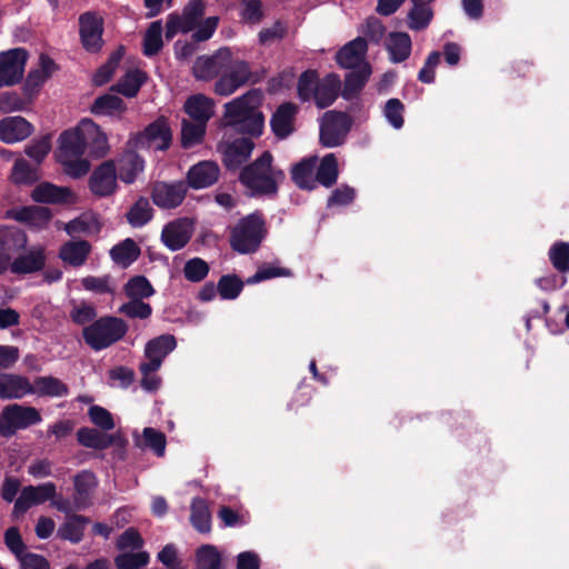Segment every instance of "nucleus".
<instances>
[{
	"instance_id": "obj_1",
	"label": "nucleus",
	"mask_w": 569,
	"mask_h": 569,
	"mask_svg": "<svg viewBox=\"0 0 569 569\" xmlns=\"http://www.w3.org/2000/svg\"><path fill=\"white\" fill-rule=\"evenodd\" d=\"M263 100L260 89H251L223 104L222 124L232 127L242 133L260 136L264 117L259 110Z\"/></svg>"
},
{
	"instance_id": "obj_2",
	"label": "nucleus",
	"mask_w": 569,
	"mask_h": 569,
	"mask_svg": "<svg viewBox=\"0 0 569 569\" xmlns=\"http://www.w3.org/2000/svg\"><path fill=\"white\" fill-rule=\"evenodd\" d=\"M86 147L81 137L80 124L61 133L57 159L63 171L71 178H81L90 170V162L83 158Z\"/></svg>"
},
{
	"instance_id": "obj_3",
	"label": "nucleus",
	"mask_w": 569,
	"mask_h": 569,
	"mask_svg": "<svg viewBox=\"0 0 569 569\" xmlns=\"http://www.w3.org/2000/svg\"><path fill=\"white\" fill-rule=\"evenodd\" d=\"M283 179V172L272 167V156L268 151L240 172V181L253 193H276Z\"/></svg>"
},
{
	"instance_id": "obj_4",
	"label": "nucleus",
	"mask_w": 569,
	"mask_h": 569,
	"mask_svg": "<svg viewBox=\"0 0 569 569\" xmlns=\"http://www.w3.org/2000/svg\"><path fill=\"white\" fill-rule=\"evenodd\" d=\"M127 329V325L121 319L102 317L84 327L82 337L91 349L99 351L119 341Z\"/></svg>"
},
{
	"instance_id": "obj_5",
	"label": "nucleus",
	"mask_w": 569,
	"mask_h": 569,
	"mask_svg": "<svg viewBox=\"0 0 569 569\" xmlns=\"http://www.w3.org/2000/svg\"><path fill=\"white\" fill-rule=\"evenodd\" d=\"M264 222L262 218L252 213L241 219L232 230L231 246L240 253H249L260 246L264 237Z\"/></svg>"
},
{
	"instance_id": "obj_6",
	"label": "nucleus",
	"mask_w": 569,
	"mask_h": 569,
	"mask_svg": "<svg viewBox=\"0 0 569 569\" xmlns=\"http://www.w3.org/2000/svg\"><path fill=\"white\" fill-rule=\"evenodd\" d=\"M251 78L252 71L249 63L241 59H234L230 52L228 67L222 70L214 82L213 92L221 97H229L250 82Z\"/></svg>"
},
{
	"instance_id": "obj_7",
	"label": "nucleus",
	"mask_w": 569,
	"mask_h": 569,
	"mask_svg": "<svg viewBox=\"0 0 569 569\" xmlns=\"http://www.w3.org/2000/svg\"><path fill=\"white\" fill-rule=\"evenodd\" d=\"M40 421L41 416L36 408L18 403L8 405L0 412V436L12 437L18 430L27 429Z\"/></svg>"
},
{
	"instance_id": "obj_8",
	"label": "nucleus",
	"mask_w": 569,
	"mask_h": 569,
	"mask_svg": "<svg viewBox=\"0 0 569 569\" xmlns=\"http://www.w3.org/2000/svg\"><path fill=\"white\" fill-rule=\"evenodd\" d=\"M172 132L166 119L159 118L146 129L132 136L128 142L131 149L162 151L169 148Z\"/></svg>"
},
{
	"instance_id": "obj_9",
	"label": "nucleus",
	"mask_w": 569,
	"mask_h": 569,
	"mask_svg": "<svg viewBox=\"0 0 569 569\" xmlns=\"http://www.w3.org/2000/svg\"><path fill=\"white\" fill-rule=\"evenodd\" d=\"M28 57L22 48L0 52V89L16 86L22 80Z\"/></svg>"
},
{
	"instance_id": "obj_10",
	"label": "nucleus",
	"mask_w": 569,
	"mask_h": 569,
	"mask_svg": "<svg viewBox=\"0 0 569 569\" xmlns=\"http://www.w3.org/2000/svg\"><path fill=\"white\" fill-rule=\"evenodd\" d=\"M350 119L343 112L328 111L323 114L320 124V142L326 148L340 146L349 130Z\"/></svg>"
},
{
	"instance_id": "obj_11",
	"label": "nucleus",
	"mask_w": 569,
	"mask_h": 569,
	"mask_svg": "<svg viewBox=\"0 0 569 569\" xmlns=\"http://www.w3.org/2000/svg\"><path fill=\"white\" fill-rule=\"evenodd\" d=\"M231 50L227 47L220 48L211 56L198 57L193 63V76L201 81H210L219 78L222 70L228 67Z\"/></svg>"
},
{
	"instance_id": "obj_12",
	"label": "nucleus",
	"mask_w": 569,
	"mask_h": 569,
	"mask_svg": "<svg viewBox=\"0 0 569 569\" xmlns=\"http://www.w3.org/2000/svg\"><path fill=\"white\" fill-rule=\"evenodd\" d=\"M204 2L202 0H191L181 16H170L167 21V38H172L178 32L187 33L198 26V22L204 14Z\"/></svg>"
},
{
	"instance_id": "obj_13",
	"label": "nucleus",
	"mask_w": 569,
	"mask_h": 569,
	"mask_svg": "<svg viewBox=\"0 0 569 569\" xmlns=\"http://www.w3.org/2000/svg\"><path fill=\"white\" fill-rule=\"evenodd\" d=\"M90 191L99 198L112 196L117 188V169L113 161H104L91 173L89 181Z\"/></svg>"
},
{
	"instance_id": "obj_14",
	"label": "nucleus",
	"mask_w": 569,
	"mask_h": 569,
	"mask_svg": "<svg viewBox=\"0 0 569 569\" xmlns=\"http://www.w3.org/2000/svg\"><path fill=\"white\" fill-rule=\"evenodd\" d=\"M80 38L83 48L97 52L102 48L103 19L97 13L86 12L79 18Z\"/></svg>"
},
{
	"instance_id": "obj_15",
	"label": "nucleus",
	"mask_w": 569,
	"mask_h": 569,
	"mask_svg": "<svg viewBox=\"0 0 569 569\" xmlns=\"http://www.w3.org/2000/svg\"><path fill=\"white\" fill-rule=\"evenodd\" d=\"M56 495L57 488L53 482L24 487L16 500L13 513H24L32 506L41 505L47 500L53 499Z\"/></svg>"
},
{
	"instance_id": "obj_16",
	"label": "nucleus",
	"mask_w": 569,
	"mask_h": 569,
	"mask_svg": "<svg viewBox=\"0 0 569 569\" xmlns=\"http://www.w3.org/2000/svg\"><path fill=\"white\" fill-rule=\"evenodd\" d=\"M81 137L83 138L86 150L93 158H102L110 150L107 134L91 119H82L80 122Z\"/></svg>"
},
{
	"instance_id": "obj_17",
	"label": "nucleus",
	"mask_w": 569,
	"mask_h": 569,
	"mask_svg": "<svg viewBox=\"0 0 569 569\" xmlns=\"http://www.w3.org/2000/svg\"><path fill=\"white\" fill-rule=\"evenodd\" d=\"M192 232L193 227L189 219H176L163 227L161 241L169 250L177 251L189 242Z\"/></svg>"
},
{
	"instance_id": "obj_18",
	"label": "nucleus",
	"mask_w": 569,
	"mask_h": 569,
	"mask_svg": "<svg viewBox=\"0 0 569 569\" xmlns=\"http://www.w3.org/2000/svg\"><path fill=\"white\" fill-rule=\"evenodd\" d=\"M56 70L57 66L54 61L48 56L41 54L38 67L31 69L27 76L23 84L24 96H27L29 100H33L41 87L52 77Z\"/></svg>"
},
{
	"instance_id": "obj_19",
	"label": "nucleus",
	"mask_w": 569,
	"mask_h": 569,
	"mask_svg": "<svg viewBox=\"0 0 569 569\" xmlns=\"http://www.w3.org/2000/svg\"><path fill=\"white\" fill-rule=\"evenodd\" d=\"M31 198L39 203L69 204L78 200L77 194L68 187H59L50 182H41L31 192Z\"/></svg>"
},
{
	"instance_id": "obj_20",
	"label": "nucleus",
	"mask_w": 569,
	"mask_h": 569,
	"mask_svg": "<svg viewBox=\"0 0 569 569\" xmlns=\"http://www.w3.org/2000/svg\"><path fill=\"white\" fill-rule=\"evenodd\" d=\"M176 338L172 335H161L147 342L144 347L147 370H159L163 359L174 350Z\"/></svg>"
},
{
	"instance_id": "obj_21",
	"label": "nucleus",
	"mask_w": 569,
	"mask_h": 569,
	"mask_svg": "<svg viewBox=\"0 0 569 569\" xmlns=\"http://www.w3.org/2000/svg\"><path fill=\"white\" fill-rule=\"evenodd\" d=\"M33 130V126L20 116L6 117L0 120V140L7 144L26 140Z\"/></svg>"
},
{
	"instance_id": "obj_22",
	"label": "nucleus",
	"mask_w": 569,
	"mask_h": 569,
	"mask_svg": "<svg viewBox=\"0 0 569 569\" xmlns=\"http://www.w3.org/2000/svg\"><path fill=\"white\" fill-rule=\"evenodd\" d=\"M254 143L249 138H240L220 146L222 160L228 169H238L252 153Z\"/></svg>"
},
{
	"instance_id": "obj_23",
	"label": "nucleus",
	"mask_w": 569,
	"mask_h": 569,
	"mask_svg": "<svg viewBox=\"0 0 569 569\" xmlns=\"http://www.w3.org/2000/svg\"><path fill=\"white\" fill-rule=\"evenodd\" d=\"M187 187L183 182H158L152 190L153 202L164 209L178 207L184 199Z\"/></svg>"
},
{
	"instance_id": "obj_24",
	"label": "nucleus",
	"mask_w": 569,
	"mask_h": 569,
	"mask_svg": "<svg viewBox=\"0 0 569 569\" xmlns=\"http://www.w3.org/2000/svg\"><path fill=\"white\" fill-rule=\"evenodd\" d=\"M31 391V381L26 376L0 372V399H22Z\"/></svg>"
},
{
	"instance_id": "obj_25",
	"label": "nucleus",
	"mask_w": 569,
	"mask_h": 569,
	"mask_svg": "<svg viewBox=\"0 0 569 569\" xmlns=\"http://www.w3.org/2000/svg\"><path fill=\"white\" fill-rule=\"evenodd\" d=\"M7 217L32 228L42 229L50 222L52 214L46 207L28 206L9 210Z\"/></svg>"
},
{
	"instance_id": "obj_26",
	"label": "nucleus",
	"mask_w": 569,
	"mask_h": 569,
	"mask_svg": "<svg viewBox=\"0 0 569 569\" xmlns=\"http://www.w3.org/2000/svg\"><path fill=\"white\" fill-rule=\"evenodd\" d=\"M46 263L44 250L41 246L30 248L26 253L10 260V271L16 274H27L41 270Z\"/></svg>"
},
{
	"instance_id": "obj_27",
	"label": "nucleus",
	"mask_w": 569,
	"mask_h": 569,
	"mask_svg": "<svg viewBox=\"0 0 569 569\" xmlns=\"http://www.w3.org/2000/svg\"><path fill=\"white\" fill-rule=\"evenodd\" d=\"M298 108L291 102L282 103L271 117L270 124L279 139H284L293 132V123Z\"/></svg>"
},
{
	"instance_id": "obj_28",
	"label": "nucleus",
	"mask_w": 569,
	"mask_h": 569,
	"mask_svg": "<svg viewBox=\"0 0 569 569\" xmlns=\"http://www.w3.org/2000/svg\"><path fill=\"white\" fill-rule=\"evenodd\" d=\"M219 178V167L212 161H202L188 172L189 184L194 189L207 188Z\"/></svg>"
},
{
	"instance_id": "obj_29",
	"label": "nucleus",
	"mask_w": 569,
	"mask_h": 569,
	"mask_svg": "<svg viewBox=\"0 0 569 569\" xmlns=\"http://www.w3.org/2000/svg\"><path fill=\"white\" fill-rule=\"evenodd\" d=\"M213 99L202 93L193 94L184 103V111L198 122L207 123L214 113Z\"/></svg>"
},
{
	"instance_id": "obj_30",
	"label": "nucleus",
	"mask_w": 569,
	"mask_h": 569,
	"mask_svg": "<svg viewBox=\"0 0 569 569\" xmlns=\"http://www.w3.org/2000/svg\"><path fill=\"white\" fill-rule=\"evenodd\" d=\"M367 52V42L363 38H356L348 42L337 53V62L346 69L358 67Z\"/></svg>"
},
{
	"instance_id": "obj_31",
	"label": "nucleus",
	"mask_w": 569,
	"mask_h": 569,
	"mask_svg": "<svg viewBox=\"0 0 569 569\" xmlns=\"http://www.w3.org/2000/svg\"><path fill=\"white\" fill-rule=\"evenodd\" d=\"M76 493L73 497V506L76 509H83L89 505L91 492L97 487L96 476L88 470H83L73 478Z\"/></svg>"
},
{
	"instance_id": "obj_32",
	"label": "nucleus",
	"mask_w": 569,
	"mask_h": 569,
	"mask_svg": "<svg viewBox=\"0 0 569 569\" xmlns=\"http://www.w3.org/2000/svg\"><path fill=\"white\" fill-rule=\"evenodd\" d=\"M316 168L317 157L303 159L292 168V180L299 188L309 190L315 189L318 183Z\"/></svg>"
},
{
	"instance_id": "obj_33",
	"label": "nucleus",
	"mask_w": 569,
	"mask_h": 569,
	"mask_svg": "<svg viewBox=\"0 0 569 569\" xmlns=\"http://www.w3.org/2000/svg\"><path fill=\"white\" fill-rule=\"evenodd\" d=\"M28 243L27 234L17 227H0V253H7L9 259Z\"/></svg>"
},
{
	"instance_id": "obj_34",
	"label": "nucleus",
	"mask_w": 569,
	"mask_h": 569,
	"mask_svg": "<svg viewBox=\"0 0 569 569\" xmlns=\"http://www.w3.org/2000/svg\"><path fill=\"white\" fill-rule=\"evenodd\" d=\"M340 86L341 82L339 77L333 73H330L326 76L322 80H319L317 91L313 97V100L318 108L323 109L330 106L338 97Z\"/></svg>"
},
{
	"instance_id": "obj_35",
	"label": "nucleus",
	"mask_w": 569,
	"mask_h": 569,
	"mask_svg": "<svg viewBox=\"0 0 569 569\" xmlns=\"http://www.w3.org/2000/svg\"><path fill=\"white\" fill-rule=\"evenodd\" d=\"M143 169V159L131 150L124 152L118 160L119 177L124 183H132Z\"/></svg>"
},
{
	"instance_id": "obj_36",
	"label": "nucleus",
	"mask_w": 569,
	"mask_h": 569,
	"mask_svg": "<svg viewBox=\"0 0 569 569\" xmlns=\"http://www.w3.org/2000/svg\"><path fill=\"white\" fill-rule=\"evenodd\" d=\"M386 48L392 62H402L410 56L411 39L405 32H392L388 36Z\"/></svg>"
},
{
	"instance_id": "obj_37",
	"label": "nucleus",
	"mask_w": 569,
	"mask_h": 569,
	"mask_svg": "<svg viewBox=\"0 0 569 569\" xmlns=\"http://www.w3.org/2000/svg\"><path fill=\"white\" fill-rule=\"evenodd\" d=\"M90 110L93 114L98 116L121 117L126 112L127 107L121 98L107 93L97 98Z\"/></svg>"
},
{
	"instance_id": "obj_38",
	"label": "nucleus",
	"mask_w": 569,
	"mask_h": 569,
	"mask_svg": "<svg viewBox=\"0 0 569 569\" xmlns=\"http://www.w3.org/2000/svg\"><path fill=\"white\" fill-rule=\"evenodd\" d=\"M101 224L94 213L86 212L64 224L68 234H96L100 231Z\"/></svg>"
},
{
	"instance_id": "obj_39",
	"label": "nucleus",
	"mask_w": 569,
	"mask_h": 569,
	"mask_svg": "<svg viewBox=\"0 0 569 569\" xmlns=\"http://www.w3.org/2000/svg\"><path fill=\"white\" fill-rule=\"evenodd\" d=\"M90 250L91 247L87 241H69L61 247L60 258L64 262L78 267L84 263Z\"/></svg>"
},
{
	"instance_id": "obj_40",
	"label": "nucleus",
	"mask_w": 569,
	"mask_h": 569,
	"mask_svg": "<svg viewBox=\"0 0 569 569\" xmlns=\"http://www.w3.org/2000/svg\"><path fill=\"white\" fill-rule=\"evenodd\" d=\"M31 395L63 397L68 392L67 386L53 377H38L31 381Z\"/></svg>"
},
{
	"instance_id": "obj_41",
	"label": "nucleus",
	"mask_w": 569,
	"mask_h": 569,
	"mask_svg": "<svg viewBox=\"0 0 569 569\" xmlns=\"http://www.w3.org/2000/svg\"><path fill=\"white\" fill-rule=\"evenodd\" d=\"M88 519L83 516L72 515L67 517L66 521L58 529V536L61 539L69 540L73 543L81 541L83 530Z\"/></svg>"
},
{
	"instance_id": "obj_42",
	"label": "nucleus",
	"mask_w": 569,
	"mask_h": 569,
	"mask_svg": "<svg viewBox=\"0 0 569 569\" xmlns=\"http://www.w3.org/2000/svg\"><path fill=\"white\" fill-rule=\"evenodd\" d=\"M370 73L371 69L366 63L362 64L358 70L348 73L342 90L343 98L351 99L356 97L366 84Z\"/></svg>"
},
{
	"instance_id": "obj_43",
	"label": "nucleus",
	"mask_w": 569,
	"mask_h": 569,
	"mask_svg": "<svg viewBox=\"0 0 569 569\" xmlns=\"http://www.w3.org/2000/svg\"><path fill=\"white\" fill-rule=\"evenodd\" d=\"M317 182L325 186L331 187L337 182L339 170H338V161L333 153L326 154L319 162L317 163Z\"/></svg>"
},
{
	"instance_id": "obj_44",
	"label": "nucleus",
	"mask_w": 569,
	"mask_h": 569,
	"mask_svg": "<svg viewBox=\"0 0 569 569\" xmlns=\"http://www.w3.org/2000/svg\"><path fill=\"white\" fill-rule=\"evenodd\" d=\"M139 254V247L132 239L129 238L116 244L110 250V256L112 260L122 267H128L129 264H131L133 261L138 259Z\"/></svg>"
},
{
	"instance_id": "obj_45",
	"label": "nucleus",
	"mask_w": 569,
	"mask_h": 569,
	"mask_svg": "<svg viewBox=\"0 0 569 569\" xmlns=\"http://www.w3.org/2000/svg\"><path fill=\"white\" fill-rule=\"evenodd\" d=\"M191 522L200 532H209L211 529V516L204 500L193 499L191 505Z\"/></svg>"
},
{
	"instance_id": "obj_46",
	"label": "nucleus",
	"mask_w": 569,
	"mask_h": 569,
	"mask_svg": "<svg viewBox=\"0 0 569 569\" xmlns=\"http://www.w3.org/2000/svg\"><path fill=\"white\" fill-rule=\"evenodd\" d=\"M78 441L88 448L104 449L112 442L111 437L91 428H81L77 432Z\"/></svg>"
},
{
	"instance_id": "obj_47",
	"label": "nucleus",
	"mask_w": 569,
	"mask_h": 569,
	"mask_svg": "<svg viewBox=\"0 0 569 569\" xmlns=\"http://www.w3.org/2000/svg\"><path fill=\"white\" fill-rule=\"evenodd\" d=\"M33 100L27 96L21 97L18 92L6 91L0 93V113H11L28 109Z\"/></svg>"
},
{
	"instance_id": "obj_48",
	"label": "nucleus",
	"mask_w": 569,
	"mask_h": 569,
	"mask_svg": "<svg viewBox=\"0 0 569 569\" xmlns=\"http://www.w3.org/2000/svg\"><path fill=\"white\" fill-rule=\"evenodd\" d=\"M162 24L154 21L150 24L143 38V53L148 57L157 54L162 48Z\"/></svg>"
},
{
	"instance_id": "obj_49",
	"label": "nucleus",
	"mask_w": 569,
	"mask_h": 569,
	"mask_svg": "<svg viewBox=\"0 0 569 569\" xmlns=\"http://www.w3.org/2000/svg\"><path fill=\"white\" fill-rule=\"evenodd\" d=\"M144 81L143 72L131 70L113 87L126 97H134Z\"/></svg>"
},
{
	"instance_id": "obj_50",
	"label": "nucleus",
	"mask_w": 569,
	"mask_h": 569,
	"mask_svg": "<svg viewBox=\"0 0 569 569\" xmlns=\"http://www.w3.org/2000/svg\"><path fill=\"white\" fill-rule=\"evenodd\" d=\"M206 132V123L196 122L192 123L188 120H183L181 130V143L184 148H190L199 143Z\"/></svg>"
},
{
	"instance_id": "obj_51",
	"label": "nucleus",
	"mask_w": 569,
	"mask_h": 569,
	"mask_svg": "<svg viewBox=\"0 0 569 569\" xmlns=\"http://www.w3.org/2000/svg\"><path fill=\"white\" fill-rule=\"evenodd\" d=\"M128 221L133 227H142L152 217V208L147 199H139L127 213Z\"/></svg>"
},
{
	"instance_id": "obj_52",
	"label": "nucleus",
	"mask_w": 569,
	"mask_h": 569,
	"mask_svg": "<svg viewBox=\"0 0 569 569\" xmlns=\"http://www.w3.org/2000/svg\"><path fill=\"white\" fill-rule=\"evenodd\" d=\"M124 292L130 299H144L151 297L154 290L144 277L138 276L127 282Z\"/></svg>"
},
{
	"instance_id": "obj_53",
	"label": "nucleus",
	"mask_w": 569,
	"mask_h": 569,
	"mask_svg": "<svg viewBox=\"0 0 569 569\" xmlns=\"http://www.w3.org/2000/svg\"><path fill=\"white\" fill-rule=\"evenodd\" d=\"M428 3H417L408 14V24L412 30L425 29L432 18V10L427 6Z\"/></svg>"
},
{
	"instance_id": "obj_54",
	"label": "nucleus",
	"mask_w": 569,
	"mask_h": 569,
	"mask_svg": "<svg viewBox=\"0 0 569 569\" xmlns=\"http://www.w3.org/2000/svg\"><path fill=\"white\" fill-rule=\"evenodd\" d=\"M198 569H221V556L216 547L206 545L197 552Z\"/></svg>"
},
{
	"instance_id": "obj_55",
	"label": "nucleus",
	"mask_w": 569,
	"mask_h": 569,
	"mask_svg": "<svg viewBox=\"0 0 569 569\" xmlns=\"http://www.w3.org/2000/svg\"><path fill=\"white\" fill-rule=\"evenodd\" d=\"M240 16L250 24H258L263 18L261 0H239Z\"/></svg>"
},
{
	"instance_id": "obj_56",
	"label": "nucleus",
	"mask_w": 569,
	"mask_h": 569,
	"mask_svg": "<svg viewBox=\"0 0 569 569\" xmlns=\"http://www.w3.org/2000/svg\"><path fill=\"white\" fill-rule=\"evenodd\" d=\"M209 272L208 263L201 258L188 260L183 267V274L188 281L200 282Z\"/></svg>"
},
{
	"instance_id": "obj_57",
	"label": "nucleus",
	"mask_w": 569,
	"mask_h": 569,
	"mask_svg": "<svg viewBox=\"0 0 569 569\" xmlns=\"http://www.w3.org/2000/svg\"><path fill=\"white\" fill-rule=\"evenodd\" d=\"M319 83L315 71H306L301 74L298 82V94L300 99L307 101L313 99Z\"/></svg>"
},
{
	"instance_id": "obj_58",
	"label": "nucleus",
	"mask_w": 569,
	"mask_h": 569,
	"mask_svg": "<svg viewBox=\"0 0 569 569\" xmlns=\"http://www.w3.org/2000/svg\"><path fill=\"white\" fill-rule=\"evenodd\" d=\"M119 312L129 318L147 319L151 316L152 308L149 303L143 302L142 299H130L129 302L119 308Z\"/></svg>"
},
{
	"instance_id": "obj_59",
	"label": "nucleus",
	"mask_w": 569,
	"mask_h": 569,
	"mask_svg": "<svg viewBox=\"0 0 569 569\" xmlns=\"http://www.w3.org/2000/svg\"><path fill=\"white\" fill-rule=\"evenodd\" d=\"M217 289L222 299H236L242 290V282L236 277L223 276L220 278Z\"/></svg>"
},
{
	"instance_id": "obj_60",
	"label": "nucleus",
	"mask_w": 569,
	"mask_h": 569,
	"mask_svg": "<svg viewBox=\"0 0 569 569\" xmlns=\"http://www.w3.org/2000/svg\"><path fill=\"white\" fill-rule=\"evenodd\" d=\"M96 317V308L87 302L74 303L70 310L71 320L79 326L91 322Z\"/></svg>"
},
{
	"instance_id": "obj_61",
	"label": "nucleus",
	"mask_w": 569,
	"mask_h": 569,
	"mask_svg": "<svg viewBox=\"0 0 569 569\" xmlns=\"http://www.w3.org/2000/svg\"><path fill=\"white\" fill-rule=\"evenodd\" d=\"M549 257L556 269L560 271L569 270V243L559 242L553 244L549 251Z\"/></svg>"
},
{
	"instance_id": "obj_62",
	"label": "nucleus",
	"mask_w": 569,
	"mask_h": 569,
	"mask_svg": "<svg viewBox=\"0 0 569 569\" xmlns=\"http://www.w3.org/2000/svg\"><path fill=\"white\" fill-rule=\"evenodd\" d=\"M385 117L396 129L403 126V104L399 99H390L385 106Z\"/></svg>"
},
{
	"instance_id": "obj_63",
	"label": "nucleus",
	"mask_w": 569,
	"mask_h": 569,
	"mask_svg": "<svg viewBox=\"0 0 569 569\" xmlns=\"http://www.w3.org/2000/svg\"><path fill=\"white\" fill-rule=\"evenodd\" d=\"M287 34V26L281 22L277 21L271 27L262 29L258 37L259 42L262 46H268L273 43L274 41L281 40Z\"/></svg>"
},
{
	"instance_id": "obj_64",
	"label": "nucleus",
	"mask_w": 569,
	"mask_h": 569,
	"mask_svg": "<svg viewBox=\"0 0 569 569\" xmlns=\"http://www.w3.org/2000/svg\"><path fill=\"white\" fill-rule=\"evenodd\" d=\"M148 562V555L144 552L122 553L116 558L118 569H138Z\"/></svg>"
}]
</instances>
